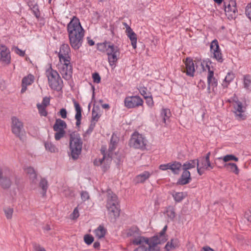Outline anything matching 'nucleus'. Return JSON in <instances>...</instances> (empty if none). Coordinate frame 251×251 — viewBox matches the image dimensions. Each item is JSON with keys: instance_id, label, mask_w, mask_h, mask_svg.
<instances>
[{"instance_id": "obj_1", "label": "nucleus", "mask_w": 251, "mask_h": 251, "mask_svg": "<svg viewBox=\"0 0 251 251\" xmlns=\"http://www.w3.org/2000/svg\"><path fill=\"white\" fill-rule=\"evenodd\" d=\"M167 229V226H165L158 235L148 238L142 235L138 227L133 226L127 231L126 235L130 238V244L139 246L133 251H160L158 245L164 243L167 240L165 235Z\"/></svg>"}, {"instance_id": "obj_2", "label": "nucleus", "mask_w": 251, "mask_h": 251, "mask_svg": "<svg viewBox=\"0 0 251 251\" xmlns=\"http://www.w3.org/2000/svg\"><path fill=\"white\" fill-rule=\"evenodd\" d=\"M70 44L75 50H78L82 45L84 30L79 20L74 17L67 26Z\"/></svg>"}, {"instance_id": "obj_3", "label": "nucleus", "mask_w": 251, "mask_h": 251, "mask_svg": "<svg viewBox=\"0 0 251 251\" xmlns=\"http://www.w3.org/2000/svg\"><path fill=\"white\" fill-rule=\"evenodd\" d=\"M70 136L71 156L74 160H76L81 152L82 142L79 134L77 132H72Z\"/></svg>"}, {"instance_id": "obj_4", "label": "nucleus", "mask_w": 251, "mask_h": 251, "mask_svg": "<svg viewBox=\"0 0 251 251\" xmlns=\"http://www.w3.org/2000/svg\"><path fill=\"white\" fill-rule=\"evenodd\" d=\"M46 75L50 87L55 91H61L63 86V83L58 73L50 68L47 70Z\"/></svg>"}, {"instance_id": "obj_5", "label": "nucleus", "mask_w": 251, "mask_h": 251, "mask_svg": "<svg viewBox=\"0 0 251 251\" xmlns=\"http://www.w3.org/2000/svg\"><path fill=\"white\" fill-rule=\"evenodd\" d=\"M106 208L108 211V215L111 219H116L120 215V207L117 196L112 193H108Z\"/></svg>"}, {"instance_id": "obj_6", "label": "nucleus", "mask_w": 251, "mask_h": 251, "mask_svg": "<svg viewBox=\"0 0 251 251\" xmlns=\"http://www.w3.org/2000/svg\"><path fill=\"white\" fill-rule=\"evenodd\" d=\"M118 141V139L116 136L113 135L111 138L110 144L108 149L109 153H108V156L107 157L105 153L106 148L104 147H101V152L103 155V157L101 159H96L95 160L94 163L95 165H101L105 164V163L108 164L110 162L111 160L110 156L111 155L112 152L115 149Z\"/></svg>"}, {"instance_id": "obj_7", "label": "nucleus", "mask_w": 251, "mask_h": 251, "mask_svg": "<svg viewBox=\"0 0 251 251\" xmlns=\"http://www.w3.org/2000/svg\"><path fill=\"white\" fill-rule=\"evenodd\" d=\"M12 172L8 168L0 167V186L3 189H9L12 184Z\"/></svg>"}, {"instance_id": "obj_8", "label": "nucleus", "mask_w": 251, "mask_h": 251, "mask_svg": "<svg viewBox=\"0 0 251 251\" xmlns=\"http://www.w3.org/2000/svg\"><path fill=\"white\" fill-rule=\"evenodd\" d=\"M147 140L142 134L135 132L131 136L129 141V146L135 149H144Z\"/></svg>"}, {"instance_id": "obj_9", "label": "nucleus", "mask_w": 251, "mask_h": 251, "mask_svg": "<svg viewBox=\"0 0 251 251\" xmlns=\"http://www.w3.org/2000/svg\"><path fill=\"white\" fill-rule=\"evenodd\" d=\"M106 54L108 55V59L110 66H113L117 61L120 55V49L117 46L111 43L108 45L107 49Z\"/></svg>"}, {"instance_id": "obj_10", "label": "nucleus", "mask_w": 251, "mask_h": 251, "mask_svg": "<svg viewBox=\"0 0 251 251\" xmlns=\"http://www.w3.org/2000/svg\"><path fill=\"white\" fill-rule=\"evenodd\" d=\"M233 105L234 107V112L237 119L243 120L245 119L246 115L245 111L246 107L243 106L242 103L238 100L237 98H233Z\"/></svg>"}, {"instance_id": "obj_11", "label": "nucleus", "mask_w": 251, "mask_h": 251, "mask_svg": "<svg viewBox=\"0 0 251 251\" xmlns=\"http://www.w3.org/2000/svg\"><path fill=\"white\" fill-rule=\"evenodd\" d=\"M225 11L226 15L229 19H232L236 17L237 10L235 0H225Z\"/></svg>"}, {"instance_id": "obj_12", "label": "nucleus", "mask_w": 251, "mask_h": 251, "mask_svg": "<svg viewBox=\"0 0 251 251\" xmlns=\"http://www.w3.org/2000/svg\"><path fill=\"white\" fill-rule=\"evenodd\" d=\"M11 130L12 133L21 140L23 138V123L16 117L11 118Z\"/></svg>"}, {"instance_id": "obj_13", "label": "nucleus", "mask_w": 251, "mask_h": 251, "mask_svg": "<svg viewBox=\"0 0 251 251\" xmlns=\"http://www.w3.org/2000/svg\"><path fill=\"white\" fill-rule=\"evenodd\" d=\"M143 100L139 96L126 97L124 100L125 106L129 109L142 105Z\"/></svg>"}, {"instance_id": "obj_14", "label": "nucleus", "mask_w": 251, "mask_h": 251, "mask_svg": "<svg viewBox=\"0 0 251 251\" xmlns=\"http://www.w3.org/2000/svg\"><path fill=\"white\" fill-rule=\"evenodd\" d=\"M71 60H69L68 62L66 61H62V64H61V66L59 68V72L62 77L66 79L69 80L71 78L72 74V66L70 63Z\"/></svg>"}, {"instance_id": "obj_15", "label": "nucleus", "mask_w": 251, "mask_h": 251, "mask_svg": "<svg viewBox=\"0 0 251 251\" xmlns=\"http://www.w3.org/2000/svg\"><path fill=\"white\" fill-rule=\"evenodd\" d=\"M11 61L9 50L4 45H0V62L3 65H7Z\"/></svg>"}, {"instance_id": "obj_16", "label": "nucleus", "mask_w": 251, "mask_h": 251, "mask_svg": "<svg viewBox=\"0 0 251 251\" xmlns=\"http://www.w3.org/2000/svg\"><path fill=\"white\" fill-rule=\"evenodd\" d=\"M210 51L213 54L214 58L216 59L219 62H222L223 61L222 54L219 48L218 42L217 40H213L210 45Z\"/></svg>"}, {"instance_id": "obj_17", "label": "nucleus", "mask_w": 251, "mask_h": 251, "mask_svg": "<svg viewBox=\"0 0 251 251\" xmlns=\"http://www.w3.org/2000/svg\"><path fill=\"white\" fill-rule=\"evenodd\" d=\"M70 48L68 44H63L60 48V51L58 53V57L60 61L62 63V61L68 62L71 60L70 56Z\"/></svg>"}, {"instance_id": "obj_18", "label": "nucleus", "mask_w": 251, "mask_h": 251, "mask_svg": "<svg viewBox=\"0 0 251 251\" xmlns=\"http://www.w3.org/2000/svg\"><path fill=\"white\" fill-rule=\"evenodd\" d=\"M208 67V74L207 75V82L208 84V93H210V88L212 89V91H214L215 88H216L218 85L217 80L214 77V72L210 70L209 67Z\"/></svg>"}, {"instance_id": "obj_19", "label": "nucleus", "mask_w": 251, "mask_h": 251, "mask_svg": "<svg viewBox=\"0 0 251 251\" xmlns=\"http://www.w3.org/2000/svg\"><path fill=\"white\" fill-rule=\"evenodd\" d=\"M185 69L183 71L188 75L193 76L195 68L193 61L190 57H187L185 61Z\"/></svg>"}, {"instance_id": "obj_20", "label": "nucleus", "mask_w": 251, "mask_h": 251, "mask_svg": "<svg viewBox=\"0 0 251 251\" xmlns=\"http://www.w3.org/2000/svg\"><path fill=\"white\" fill-rule=\"evenodd\" d=\"M191 180L190 173L188 170H183L182 174L177 181V183L179 185H185L189 183Z\"/></svg>"}, {"instance_id": "obj_21", "label": "nucleus", "mask_w": 251, "mask_h": 251, "mask_svg": "<svg viewBox=\"0 0 251 251\" xmlns=\"http://www.w3.org/2000/svg\"><path fill=\"white\" fill-rule=\"evenodd\" d=\"M127 37L129 38L131 45L133 49H135L137 47V35L129 26L127 27V32H126Z\"/></svg>"}, {"instance_id": "obj_22", "label": "nucleus", "mask_w": 251, "mask_h": 251, "mask_svg": "<svg viewBox=\"0 0 251 251\" xmlns=\"http://www.w3.org/2000/svg\"><path fill=\"white\" fill-rule=\"evenodd\" d=\"M75 109L76 111V114L75 115V119L76 120V126H79L81 124V112L82 109L80 107L79 104L75 100H73Z\"/></svg>"}, {"instance_id": "obj_23", "label": "nucleus", "mask_w": 251, "mask_h": 251, "mask_svg": "<svg viewBox=\"0 0 251 251\" xmlns=\"http://www.w3.org/2000/svg\"><path fill=\"white\" fill-rule=\"evenodd\" d=\"M151 174L148 171H145L137 175L134 179L135 183H144L151 176Z\"/></svg>"}, {"instance_id": "obj_24", "label": "nucleus", "mask_w": 251, "mask_h": 251, "mask_svg": "<svg viewBox=\"0 0 251 251\" xmlns=\"http://www.w3.org/2000/svg\"><path fill=\"white\" fill-rule=\"evenodd\" d=\"M34 80V76L32 75H29L28 76L25 77L22 80V88L21 89V93H24L26 90L27 85H30Z\"/></svg>"}, {"instance_id": "obj_25", "label": "nucleus", "mask_w": 251, "mask_h": 251, "mask_svg": "<svg viewBox=\"0 0 251 251\" xmlns=\"http://www.w3.org/2000/svg\"><path fill=\"white\" fill-rule=\"evenodd\" d=\"M66 127L67 125L65 122L61 119H57L55 121L53 128L55 131H65L64 129Z\"/></svg>"}, {"instance_id": "obj_26", "label": "nucleus", "mask_w": 251, "mask_h": 251, "mask_svg": "<svg viewBox=\"0 0 251 251\" xmlns=\"http://www.w3.org/2000/svg\"><path fill=\"white\" fill-rule=\"evenodd\" d=\"M182 168V165L180 163L176 161L170 162V170L176 175L179 174Z\"/></svg>"}, {"instance_id": "obj_27", "label": "nucleus", "mask_w": 251, "mask_h": 251, "mask_svg": "<svg viewBox=\"0 0 251 251\" xmlns=\"http://www.w3.org/2000/svg\"><path fill=\"white\" fill-rule=\"evenodd\" d=\"M196 166H199V160L198 159L191 160L185 163L182 165V170H188L194 168Z\"/></svg>"}, {"instance_id": "obj_28", "label": "nucleus", "mask_w": 251, "mask_h": 251, "mask_svg": "<svg viewBox=\"0 0 251 251\" xmlns=\"http://www.w3.org/2000/svg\"><path fill=\"white\" fill-rule=\"evenodd\" d=\"M225 167L229 172L238 175L239 173V169L237 165L233 163H228L225 165Z\"/></svg>"}, {"instance_id": "obj_29", "label": "nucleus", "mask_w": 251, "mask_h": 251, "mask_svg": "<svg viewBox=\"0 0 251 251\" xmlns=\"http://www.w3.org/2000/svg\"><path fill=\"white\" fill-rule=\"evenodd\" d=\"M178 246V240L177 239H172L168 242L165 246V249L169 251L175 249Z\"/></svg>"}, {"instance_id": "obj_30", "label": "nucleus", "mask_w": 251, "mask_h": 251, "mask_svg": "<svg viewBox=\"0 0 251 251\" xmlns=\"http://www.w3.org/2000/svg\"><path fill=\"white\" fill-rule=\"evenodd\" d=\"M235 78V75L232 72H229L225 77V78L222 83L224 87H227L230 82Z\"/></svg>"}, {"instance_id": "obj_31", "label": "nucleus", "mask_w": 251, "mask_h": 251, "mask_svg": "<svg viewBox=\"0 0 251 251\" xmlns=\"http://www.w3.org/2000/svg\"><path fill=\"white\" fill-rule=\"evenodd\" d=\"M244 88L247 90L251 91V76L250 75H244L243 78Z\"/></svg>"}, {"instance_id": "obj_32", "label": "nucleus", "mask_w": 251, "mask_h": 251, "mask_svg": "<svg viewBox=\"0 0 251 251\" xmlns=\"http://www.w3.org/2000/svg\"><path fill=\"white\" fill-rule=\"evenodd\" d=\"M39 186L42 190L41 193L42 196L44 197L46 195L47 190L48 188V183L47 180L45 178H42L39 182Z\"/></svg>"}, {"instance_id": "obj_33", "label": "nucleus", "mask_w": 251, "mask_h": 251, "mask_svg": "<svg viewBox=\"0 0 251 251\" xmlns=\"http://www.w3.org/2000/svg\"><path fill=\"white\" fill-rule=\"evenodd\" d=\"M95 233L98 238L103 237L106 233V230L103 226H100L95 230Z\"/></svg>"}, {"instance_id": "obj_34", "label": "nucleus", "mask_w": 251, "mask_h": 251, "mask_svg": "<svg viewBox=\"0 0 251 251\" xmlns=\"http://www.w3.org/2000/svg\"><path fill=\"white\" fill-rule=\"evenodd\" d=\"M3 211L7 220L12 219L14 212V209L12 207L10 206L4 207L3 208Z\"/></svg>"}, {"instance_id": "obj_35", "label": "nucleus", "mask_w": 251, "mask_h": 251, "mask_svg": "<svg viewBox=\"0 0 251 251\" xmlns=\"http://www.w3.org/2000/svg\"><path fill=\"white\" fill-rule=\"evenodd\" d=\"M171 115L170 110L169 109H163L161 113V116L163 118V121L166 123Z\"/></svg>"}, {"instance_id": "obj_36", "label": "nucleus", "mask_w": 251, "mask_h": 251, "mask_svg": "<svg viewBox=\"0 0 251 251\" xmlns=\"http://www.w3.org/2000/svg\"><path fill=\"white\" fill-rule=\"evenodd\" d=\"M45 147L46 150L51 152H57L58 150L56 147L50 142H46L45 143Z\"/></svg>"}, {"instance_id": "obj_37", "label": "nucleus", "mask_w": 251, "mask_h": 251, "mask_svg": "<svg viewBox=\"0 0 251 251\" xmlns=\"http://www.w3.org/2000/svg\"><path fill=\"white\" fill-rule=\"evenodd\" d=\"M167 216L173 220L176 217L175 209L172 206H169L166 210Z\"/></svg>"}, {"instance_id": "obj_38", "label": "nucleus", "mask_w": 251, "mask_h": 251, "mask_svg": "<svg viewBox=\"0 0 251 251\" xmlns=\"http://www.w3.org/2000/svg\"><path fill=\"white\" fill-rule=\"evenodd\" d=\"M218 159H222L225 162L231 160H234L236 162L238 161V158L232 154H227L224 157H219Z\"/></svg>"}, {"instance_id": "obj_39", "label": "nucleus", "mask_w": 251, "mask_h": 251, "mask_svg": "<svg viewBox=\"0 0 251 251\" xmlns=\"http://www.w3.org/2000/svg\"><path fill=\"white\" fill-rule=\"evenodd\" d=\"M110 42H104L102 43H99L97 45L98 49L101 51H106L107 49L108 48V45H110Z\"/></svg>"}, {"instance_id": "obj_40", "label": "nucleus", "mask_w": 251, "mask_h": 251, "mask_svg": "<svg viewBox=\"0 0 251 251\" xmlns=\"http://www.w3.org/2000/svg\"><path fill=\"white\" fill-rule=\"evenodd\" d=\"M37 107L38 108L39 112L41 116L45 117L47 115L48 113L46 110V106L42 105L40 103H38L37 104Z\"/></svg>"}, {"instance_id": "obj_41", "label": "nucleus", "mask_w": 251, "mask_h": 251, "mask_svg": "<svg viewBox=\"0 0 251 251\" xmlns=\"http://www.w3.org/2000/svg\"><path fill=\"white\" fill-rule=\"evenodd\" d=\"M175 200L177 202H180L184 198V195L183 192H176L173 195Z\"/></svg>"}, {"instance_id": "obj_42", "label": "nucleus", "mask_w": 251, "mask_h": 251, "mask_svg": "<svg viewBox=\"0 0 251 251\" xmlns=\"http://www.w3.org/2000/svg\"><path fill=\"white\" fill-rule=\"evenodd\" d=\"M63 194L66 197H73L74 196V191L70 188L65 187L63 190Z\"/></svg>"}, {"instance_id": "obj_43", "label": "nucleus", "mask_w": 251, "mask_h": 251, "mask_svg": "<svg viewBox=\"0 0 251 251\" xmlns=\"http://www.w3.org/2000/svg\"><path fill=\"white\" fill-rule=\"evenodd\" d=\"M37 177V175L36 173L34 175L32 174L31 176H29L30 181V184L32 187H34L37 184L38 180Z\"/></svg>"}, {"instance_id": "obj_44", "label": "nucleus", "mask_w": 251, "mask_h": 251, "mask_svg": "<svg viewBox=\"0 0 251 251\" xmlns=\"http://www.w3.org/2000/svg\"><path fill=\"white\" fill-rule=\"evenodd\" d=\"M201 168H203L206 170H210V169H212L214 167L213 165H212L210 162L209 166H207V163L206 161L204 160V159L201 158Z\"/></svg>"}, {"instance_id": "obj_45", "label": "nucleus", "mask_w": 251, "mask_h": 251, "mask_svg": "<svg viewBox=\"0 0 251 251\" xmlns=\"http://www.w3.org/2000/svg\"><path fill=\"white\" fill-rule=\"evenodd\" d=\"M99 109L97 107H94L92 109V120L93 121H97L100 118V115L98 112V110Z\"/></svg>"}, {"instance_id": "obj_46", "label": "nucleus", "mask_w": 251, "mask_h": 251, "mask_svg": "<svg viewBox=\"0 0 251 251\" xmlns=\"http://www.w3.org/2000/svg\"><path fill=\"white\" fill-rule=\"evenodd\" d=\"M84 241L88 245H91L94 241V237L89 234H86L84 236Z\"/></svg>"}, {"instance_id": "obj_47", "label": "nucleus", "mask_w": 251, "mask_h": 251, "mask_svg": "<svg viewBox=\"0 0 251 251\" xmlns=\"http://www.w3.org/2000/svg\"><path fill=\"white\" fill-rule=\"evenodd\" d=\"M56 132L54 135V138L56 140H59L61 138L63 137L65 134V131H58Z\"/></svg>"}, {"instance_id": "obj_48", "label": "nucleus", "mask_w": 251, "mask_h": 251, "mask_svg": "<svg viewBox=\"0 0 251 251\" xmlns=\"http://www.w3.org/2000/svg\"><path fill=\"white\" fill-rule=\"evenodd\" d=\"M79 214L77 207L75 208L73 212L71 215V218L73 220L76 219L79 217Z\"/></svg>"}, {"instance_id": "obj_49", "label": "nucleus", "mask_w": 251, "mask_h": 251, "mask_svg": "<svg viewBox=\"0 0 251 251\" xmlns=\"http://www.w3.org/2000/svg\"><path fill=\"white\" fill-rule=\"evenodd\" d=\"M141 94L145 98L149 97V94L147 93V89L144 87H141L139 89Z\"/></svg>"}, {"instance_id": "obj_50", "label": "nucleus", "mask_w": 251, "mask_h": 251, "mask_svg": "<svg viewBox=\"0 0 251 251\" xmlns=\"http://www.w3.org/2000/svg\"><path fill=\"white\" fill-rule=\"evenodd\" d=\"M92 77L94 82L99 83L100 81V76L97 73H95L92 75Z\"/></svg>"}, {"instance_id": "obj_51", "label": "nucleus", "mask_w": 251, "mask_h": 251, "mask_svg": "<svg viewBox=\"0 0 251 251\" xmlns=\"http://www.w3.org/2000/svg\"><path fill=\"white\" fill-rule=\"evenodd\" d=\"M26 173L30 176L32 174L34 175L36 173L35 171L33 168L31 167H28L25 169Z\"/></svg>"}, {"instance_id": "obj_52", "label": "nucleus", "mask_w": 251, "mask_h": 251, "mask_svg": "<svg viewBox=\"0 0 251 251\" xmlns=\"http://www.w3.org/2000/svg\"><path fill=\"white\" fill-rule=\"evenodd\" d=\"M244 217L248 222H251V209H248L245 212Z\"/></svg>"}, {"instance_id": "obj_53", "label": "nucleus", "mask_w": 251, "mask_h": 251, "mask_svg": "<svg viewBox=\"0 0 251 251\" xmlns=\"http://www.w3.org/2000/svg\"><path fill=\"white\" fill-rule=\"evenodd\" d=\"M81 198L83 201H85L89 199V195L86 191H82L81 193Z\"/></svg>"}, {"instance_id": "obj_54", "label": "nucleus", "mask_w": 251, "mask_h": 251, "mask_svg": "<svg viewBox=\"0 0 251 251\" xmlns=\"http://www.w3.org/2000/svg\"><path fill=\"white\" fill-rule=\"evenodd\" d=\"M246 13L251 21V2L246 7Z\"/></svg>"}, {"instance_id": "obj_55", "label": "nucleus", "mask_w": 251, "mask_h": 251, "mask_svg": "<svg viewBox=\"0 0 251 251\" xmlns=\"http://www.w3.org/2000/svg\"><path fill=\"white\" fill-rule=\"evenodd\" d=\"M50 98L48 97H46L43 98L42 102L41 104L47 107L48 105H49L50 104Z\"/></svg>"}, {"instance_id": "obj_56", "label": "nucleus", "mask_w": 251, "mask_h": 251, "mask_svg": "<svg viewBox=\"0 0 251 251\" xmlns=\"http://www.w3.org/2000/svg\"><path fill=\"white\" fill-rule=\"evenodd\" d=\"M170 163L165 164H161L159 166V168L162 171H166L167 170L170 169Z\"/></svg>"}, {"instance_id": "obj_57", "label": "nucleus", "mask_w": 251, "mask_h": 251, "mask_svg": "<svg viewBox=\"0 0 251 251\" xmlns=\"http://www.w3.org/2000/svg\"><path fill=\"white\" fill-rule=\"evenodd\" d=\"M15 52L19 54L21 56H24L25 54V51L22 50L17 47H16L14 49Z\"/></svg>"}, {"instance_id": "obj_58", "label": "nucleus", "mask_w": 251, "mask_h": 251, "mask_svg": "<svg viewBox=\"0 0 251 251\" xmlns=\"http://www.w3.org/2000/svg\"><path fill=\"white\" fill-rule=\"evenodd\" d=\"M211 153L210 152H208L205 155V157H202L201 158L204 159L205 161H207V166H209L210 165V156Z\"/></svg>"}, {"instance_id": "obj_59", "label": "nucleus", "mask_w": 251, "mask_h": 251, "mask_svg": "<svg viewBox=\"0 0 251 251\" xmlns=\"http://www.w3.org/2000/svg\"><path fill=\"white\" fill-rule=\"evenodd\" d=\"M60 115L63 119H65L67 117V111L65 108H62L60 112Z\"/></svg>"}, {"instance_id": "obj_60", "label": "nucleus", "mask_w": 251, "mask_h": 251, "mask_svg": "<svg viewBox=\"0 0 251 251\" xmlns=\"http://www.w3.org/2000/svg\"><path fill=\"white\" fill-rule=\"evenodd\" d=\"M35 250L36 251H46L44 248L40 246L36 247Z\"/></svg>"}, {"instance_id": "obj_61", "label": "nucleus", "mask_w": 251, "mask_h": 251, "mask_svg": "<svg viewBox=\"0 0 251 251\" xmlns=\"http://www.w3.org/2000/svg\"><path fill=\"white\" fill-rule=\"evenodd\" d=\"M201 251H214L212 249L209 247H203Z\"/></svg>"}, {"instance_id": "obj_62", "label": "nucleus", "mask_w": 251, "mask_h": 251, "mask_svg": "<svg viewBox=\"0 0 251 251\" xmlns=\"http://www.w3.org/2000/svg\"><path fill=\"white\" fill-rule=\"evenodd\" d=\"M88 43L90 46H93L95 44V42L91 39L90 38L88 37Z\"/></svg>"}, {"instance_id": "obj_63", "label": "nucleus", "mask_w": 251, "mask_h": 251, "mask_svg": "<svg viewBox=\"0 0 251 251\" xmlns=\"http://www.w3.org/2000/svg\"><path fill=\"white\" fill-rule=\"evenodd\" d=\"M197 172H198V174L200 176L202 175L203 173V172L202 171H201V168H202L201 167L200 168L199 166H197Z\"/></svg>"}, {"instance_id": "obj_64", "label": "nucleus", "mask_w": 251, "mask_h": 251, "mask_svg": "<svg viewBox=\"0 0 251 251\" xmlns=\"http://www.w3.org/2000/svg\"><path fill=\"white\" fill-rule=\"evenodd\" d=\"M100 246V244L99 242H95L93 244V247L95 249L99 248Z\"/></svg>"}]
</instances>
